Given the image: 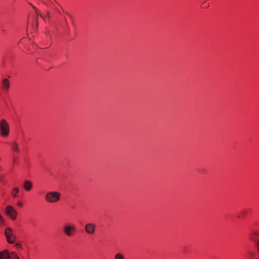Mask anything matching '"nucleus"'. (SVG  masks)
<instances>
[{
	"instance_id": "obj_18",
	"label": "nucleus",
	"mask_w": 259,
	"mask_h": 259,
	"mask_svg": "<svg viewBox=\"0 0 259 259\" xmlns=\"http://www.w3.org/2000/svg\"><path fill=\"white\" fill-rule=\"evenodd\" d=\"M252 234L254 236H258L259 235V231H253L252 232Z\"/></svg>"
},
{
	"instance_id": "obj_15",
	"label": "nucleus",
	"mask_w": 259,
	"mask_h": 259,
	"mask_svg": "<svg viewBox=\"0 0 259 259\" xmlns=\"http://www.w3.org/2000/svg\"><path fill=\"white\" fill-rule=\"evenodd\" d=\"M15 246L17 249H22V246L20 243H17Z\"/></svg>"
},
{
	"instance_id": "obj_3",
	"label": "nucleus",
	"mask_w": 259,
	"mask_h": 259,
	"mask_svg": "<svg viewBox=\"0 0 259 259\" xmlns=\"http://www.w3.org/2000/svg\"><path fill=\"white\" fill-rule=\"evenodd\" d=\"M4 233L7 241L9 243L13 244L15 243L16 236L14 234L13 230L11 228H6Z\"/></svg>"
},
{
	"instance_id": "obj_17",
	"label": "nucleus",
	"mask_w": 259,
	"mask_h": 259,
	"mask_svg": "<svg viewBox=\"0 0 259 259\" xmlns=\"http://www.w3.org/2000/svg\"><path fill=\"white\" fill-rule=\"evenodd\" d=\"M17 205H18V206H19V207H22V206H23V203H22V202H21V201H18V202H17Z\"/></svg>"
},
{
	"instance_id": "obj_6",
	"label": "nucleus",
	"mask_w": 259,
	"mask_h": 259,
	"mask_svg": "<svg viewBox=\"0 0 259 259\" xmlns=\"http://www.w3.org/2000/svg\"><path fill=\"white\" fill-rule=\"evenodd\" d=\"M96 225L93 223H88L84 226L85 232L89 235H93L95 234Z\"/></svg>"
},
{
	"instance_id": "obj_13",
	"label": "nucleus",
	"mask_w": 259,
	"mask_h": 259,
	"mask_svg": "<svg viewBox=\"0 0 259 259\" xmlns=\"http://www.w3.org/2000/svg\"><path fill=\"white\" fill-rule=\"evenodd\" d=\"M209 7V3L207 1L204 2L201 5V8L202 9H206V8H208Z\"/></svg>"
},
{
	"instance_id": "obj_10",
	"label": "nucleus",
	"mask_w": 259,
	"mask_h": 259,
	"mask_svg": "<svg viewBox=\"0 0 259 259\" xmlns=\"http://www.w3.org/2000/svg\"><path fill=\"white\" fill-rule=\"evenodd\" d=\"M12 150L15 152L16 154H18L20 153V150L19 149L18 144L14 141L12 146Z\"/></svg>"
},
{
	"instance_id": "obj_1",
	"label": "nucleus",
	"mask_w": 259,
	"mask_h": 259,
	"mask_svg": "<svg viewBox=\"0 0 259 259\" xmlns=\"http://www.w3.org/2000/svg\"><path fill=\"white\" fill-rule=\"evenodd\" d=\"M61 194L57 191H50L47 192L45 196V200L50 203H57L60 199Z\"/></svg>"
},
{
	"instance_id": "obj_16",
	"label": "nucleus",
	"mask_w": 259,
	"mask_h": 259,
	"mask_svg": "<svg viewBox=\"0 0 259 259\" xmlns=\"http://www.w3.org/2000/svg\"><path fill=\"white\" fill-rule=\"evenodd\" d=\"M245 214V211H242L240 212V214L238 215V217L239 218H241V217L242 215H244Z\"/></svg>"
},
{
	"instance_id": "obj_9",
	"label": "nucleus",
	"mask_w": 259,
	"mask_h": 259,
	"mask_svg": "<svg viewBox=\"0 0 259 259\" xmlns=\"http://www.w3.org/2000/svg\"><path fill=\"white\" fill-rule=\"evenodd\" d=\"M10 256L11 254L7 250L0 252V259H10Z\"/></svg>"
},
{
	"instance_id": "obj_11",
	"label": "nucleus",
	"mask_w": 259,
	"mask_h": 259,
	"mask_svg": "<svg viewBox=\"0 0 259 259\" xmlns=\"http://www.w3.org/2000/svg\"><path fill=\"white\" fill-rule=\"evenodd\" d=\"M19 192V188L17 187L14 188L11 191V195L12 198H15L18 197Z\"/></svg>"
},
{
	"instance_id": "obj_12",
	"label": "nucleus",
	"mask_w": 259,
	"mask_h": 259,
	"mask_svg": "<svg viewBox=\"0 0 259 259\" xmlns=\"http://www.w3.org/2000/svg\"><path fill=\"white\" fill-rule=\"evenodd\" d=\"M10 259H20L18 254L16 252H12L11 253Z\"/></svg>"
},
{
	"instance_id": "obj_7",
	"label": "nucleus",
	"mask_w": 259,
	"mask_h": 259,
	"mask_svg": "<svg viewBox=\"0 0 259 259\" xmlns=\"http://www.w3.org/2000/svg\"><path fill=\"white\" fill-rule=\"evenodd\" d=\"M23 187L26 191H30L33 188V183L30 180H25L23 183Z\"/></svg>"
},
{
	"instance_id": "obj_5",
	"label": "nucleus",
	"mask_w": 259,
	"mask_h": 259,
	"mask_svg": "<svg viewBox=\"0 0 259 259\" xmlns=\"http://www.w3.org/2000/svg\"><path fill=\"white\" fill-rule=\"evenodd\" d=\"M5 213L13 220H15L17 218V212L14 207L11 205H7L6 206Z\"/></svg>"
},
{
	"instance_id": "obj_2",
	"label": "nucleus",
	"mask_w": 259,
	"mask_h": 259,
	"mask_svg": "<svg viewBox=\"0 0 259 259\" xmlns=\"http://www.w3.org/2000/svg\"><path fill=\"white\" fill-rule=\"evenodd\" d=\"M63 232L67 237H71L74 235L76 232L75 226L71 223L65 224L63 226Z\"/></svg>"
},
{
	"instance_id": "obj_14",
	"label": "nucleus",
	"mask_w": 259,
	"mask_h": 259,
	"mask_svg": "<svg viewBox=\"0 0 259 259\" xmlns=\"http://www.w3.org/2000/svg\"><path fill=\"white\" fill-rule=\"evenodd\" d=\"M115 259H124V257L123 255L118 253L115 255Z\"/></svg>"
},
{
	"instance_id": "obj_8",
	"label": "nucleus",
	"mask_w": 259,
	"mask_h": 259,
	"mask_svg": "<svg viewBox=\"0 0 259 259\" xmlns=\"http://www.w3.org/2000/svg\"><path fill=\"white\" fill-rule=\"evenodd\" d=\"M2 89L5 91H8L10 87V83L9 80L7 78H4L2 80Z\"/></svg>"
},
{
	"instance_id": "obj_4",
	"label": "nucleus",
	"mask_w": 259,
	"mask_h": 259,
	"mask_svg": "<svg viewBox=\"0 0 259 259\" xmlns=\"http://www.w3.org/2000/svg\"><path fill=\"white\" fill-rule=\"evenodd\" d=\"M9 134V125L7 121L3 119L0 122V134L3 137H7Z\"/></svg>"
}]
</instances>
